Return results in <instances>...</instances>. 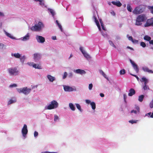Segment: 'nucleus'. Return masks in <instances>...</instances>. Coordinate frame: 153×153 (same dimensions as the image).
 Here are the masks:
<instances>
[{
  "instance_id": "nucleus-1",
  "label": "nucleus",
  "mask_w": 153,
  "mask_h": 153,
  "mask_svg": "<svg viewBox=\"0 0 153 153\" xmlns=\"http://www.w3.org/2000/svg\"><path fill=\"white\" fill-rule=\"evenodd\" d=\"M146 8L144 6L140 5L135 8L132 12L134 14L138 15L141 13L145 10Z\"/></svg>"
},
{
  "instance_id": "nucleus-2",
  "label": "nucleus",
  "mask_w": 153,
  "mask_h": 153,
  "mask_svg": "<svg viewBox=\"0 0 153 153\" xmlns=\"http://www.w3.org/2000/svg\"><path fill=\"white\" fill-rule=\"evenodd\" d=\"M44 27V25L43 23L39 22L38 24H35L34 26H32L30 28V29L33 31H39L41 30Z\"/></svg>"
},
{
  "instance_id": "nucleus-3",
  "label": "nucleus",
  "mask_w": 153,
  "mask_h": 153,
  "mask_svg": "<svg viewBox=\"0 0 153 153\" xmlns=\"http://www.w3.org/2000/svg\"><path fill=\"white\" fill-rule=\"evenodd\" d=\"M146 19L145 15L141 14L137 16L136 20L135 25L137 26L140 25L142 24V22Z\"/></svg>"
},
{
  "instance_id": "nucleus-4",
  "label": "nucleus",
  "mask_w": 153,
  "mask_h": 153,
  "mask_svg": "<svg viewBox=\"0 0 153 153\" xmlns=\"http://www.w3.org/2000/svg\"><path fill=\"white\" fill-rule=\"evenodd\" d=\"M58 106V103L56 100H54L51 102V103L47 106V109L51 110L56 108Z\"/></svg>"
},
{
  "instance_id": "nucleus-5",
  "label": "nucleus",
  "mask_w": 153,
  "mask_h": 153,
  "mask_svg": "<svg viewBox=\"0 0 153 153\" xmlns=\"http://www.w3.org/2000/svg\"><path fill=\"white\" fill-rule=\"evenodd\" d=\"M17 90L19 93L22 92L25 94H28L31 90V89L27 88V87H24L23 88H17Z\"/></svg>"
},
{
  "instance_id": "nucleus-6",
  "label": "nucleus",
  "mask_w": 153,
  "mask_h": 153,
  "mask_svg": "<svg viewBox=\"0 0 153 153\" xmlns=\"http://www.w3.org/2000/svg\"><path fill=\"white\" fill-rule=\"evenodd\" d=\"M8 71L10 75H16L18 74V71L16 68H10L8 69Z\"/></svg>"
},
{
  "instance_id": "nucleus-7",
  "label": "nucleus",
  "mask_w": 153,
  "mask_h": 153,
  "mask_svg": "<svg viewBox=\"0 0 153 153\" xmlns=\"http://www.w3.org/2000/svg\"><path fill=\"white\" fill-rule=\"evenodd\" d=\"M153 26V17L151 19H148L144 25L145 27Z\"/></svg>"
},
{
  "instance_id": "nucleus-8",
  "label": "nucleus",
  "mask_w": 153,
  "mask_h": 153,
  "mask_svg": "<svg viewBox=\"0 0 153 153\" xmlns=\"http://www.w3.org/2000/svg\"><path fill=\"white\" fill-rule=\"evenodd\" d=\"M42 57V55L41 53H36L33 54V58L36 62L38 61Z\"/></svg>"
},
{
  "instance_id": "nucleus-9",
  "label": "nucleus",
  "mask_w": 153,
  "mask_h": 153,
  "mask_svg": "<svg viewBox=\"0 0 153 153\" xmlns=\"http://www.w3.org/2000/svg\"><path fill=\"white\" fill-rule=\"evenodd\" d=\"M27 132L28 130L27 128V126L26 124H24L22 130V132L23 137H25L27 133Z\"/></svg>"
},
{
  "instance_id": "nucleus-10",
  "label": "nucleus",
  "mask_w": 153,
  "mask_h": 153,
  "mask_svg": "<svg viewBox=\"0 0 153 153\" xmlns=\"http://www.w3.org/2000/svg\"><path fill=\"white\" fill-rule=\"evenodd\" d=\"M130 61L136 72L137 73H138L139 71V69L137 65L131 59H130Z\"/></svg>"
},
{
  "instance_id": "nucleus-11",
  "label": "nucleus",
  "mask_w": 153,
  "mask_h": 153,
  "mask_svg": "<svg viewBox=\"0 0 153 153\" xmlns=\"http://www.w3.org/2000/svg\"><path fill=\"white\" fill-rule=\"evenodd\" d=\"M64 89L65 91H76V88H73L72 87L68 86H64Z\"/></svg>"
},
{
  "instance_id": "nucleus-12",
  "label": "nucleus",
  "mask_w": 153,
  "mask_h": 153,
  "mask_svg": "<svg viewBox=\"0 0 153 153\" xmlns=\"http://www.w3.org/2000/svg\"><path fill=\"white\" fill-rule=\"evenodd\" d=\"M38 42L40 43H43L45 41V39L44 37L40 36H37L36 37Z\"/></svg>"
},
{
  "instance_id": "nucleus-13",
  "label": "nucleus",
  "mask_w": 153,
  "mask_h": 153,
  "mask_svg": "<svg viewBox=\"0 0 153 153\" xmlns=\"http://www.w3.org/2000/svg\"><path fill=\"white\" fill-rule=\"evenodd\" d=\"M79 49L80 51H81L82 53L83 54L84 56L87 59L90 58L91 57L85 51H84L82 49V47H80L79 48Z\"/></svg>"
},
{
  "instance_id": "nucleus-14",
  "label": "nucleus",
  "mask_w": 153,
  "mask_h": 153,
  "mask_svg": "<svg viewBox=\"0 0 153 153\" xmlns=\"http://www.w3.org/2000/svg\"><path fill=\"white\" fill-rule=\"evenodd\" d=\"M111 3L114 5H116V6L120 7L122 4L119 1H112L111 2Z\"/></svg>"
},
{
  "instance_id": "nucleus-15",
  "label": "nucleus",
  "mask_w": 153,
  "mask_h": 153,
  "mask_svg": "<svg viewBox=\"0 0 153 153\" xmlns=\"http://www.w3.org/2000/svg\"><path fill=\"white\" fill-rule=\"evenodd\" d=\"M128 95L129 96H132L135 93V91L133 88H131L129 90Z\"/></svg>"
},
{
  "instance_id": "nucleus-16",
  "label": "nucleus",
  "mask_w": 153,
  "mask_h": 153,
  "mask_svg": "<svg viewBox=\"0 0 153 153\" xmlns=\"http://www.w3.org/2000/svg\"><path fill=\"white\" fill-rule=\"evenodd\" d=\"M31 65L33 67L35 68H37L39 69H42L41 66L39 64H34L33 62H32L31 63Z\"/></svg>"
},
{
  "instance_id": "nucleus-17",
  "label": "nucleus",
  "mask_w": 153,
  "mask_h": 153,
  "mask_svg": "<svg viewBox=\"0 0 153 153\" xmlns=\"http://www.w3.org/2000/svg\"><path fill=\"white\" fill-rule=\"evenodd\" d=\"M47 77L49 79V81L51 82H53L55 80V78L50 75H48Z\"/></svg>"
},
{
  "instance_id": "nucleus-18",
  "label": "nucleus",
  "mask_w": 153,
  "mask_h": 153,
  "mask_svg": "<svg viewBox=\"0 0 153 153\" xmlns=\"http://www.w3.org/2000/svg\"><path fill=\"white\" fill-rule=\"evenodd\" d=\"M77 74H84L85 73V71L82 70L80 69H78L75 70Z\"/></svg>"
},
{
  "instance_id": "nucleus-19",
  "label": "nucleus",
  "mask_w": 153,
  "mask_h": 153,
  "mask_svg": "<svg viewBox=\"0 0 153 153\" xmlns=\"http://www.w3.org/2000/svg\"><path fill=\"white\" fill-rule=\"evenodd\" d=\"M143 70L145 72H148L150 73H153V71L152 70H149L147 67H143Z\"/></svg>"
},
{
  "instance_id": "nucleus-20",
  "label": "nucleus",
  "mask_w": 153,
  "mask_h": 153,
  "mask_svg": "<svg viewBox=\"0 0 153 153\" xmlns=\"http://www.w3.org/2000/svg\"><path fill=\"white\" fill-rule=\"evenodd\" d=\"M140 81L142 82H144V84H147L148 82V80L145 77H143L140 80Z\"/></svg>"
},
{
  "instance_id": "nucleus-21",
  "label": "nucleus",
  "mask_w": 153,
  "mask_h": 153,
  "mask_svg": "<svg viewBox=\"0 0 153 153\" xmlns=\"http://www.w3.org/2000/svg\"><path fill=\"white\" fill-rule=\"evenodd\" d=\"M11 55L12 56H14L16 58H20L21 57L20 54L18 53H12Z\"/></svg>"
},
{
  "instance_id": "nucleus-22",
  "label": "nucleus",
  "mask_w": 153,
  "mask_h": 153,
  "mask_svg": "<svg viewBox=\"0 0 153 153\" xmlns=\"http://www.w3.org/2000/svg\"><path fill=\"white\" fill-rule=\"evenodd\" d=\"M30 37L29 35V33H27L25 36H24L22 40L23 41H26L27 40L29 39Z\"/></svg>"
},
{
  "instance_id": "nucleus-23",
  "label": "nucleus",
  "mask_w": 153,
  "mask_h": 153,
  "mask_svg": "<svg viewBox=\"0 0 153 153\" xmlns=\"http://www.w3.org/2000/svg\"><path fill=\"white\" fill-rule=\"evenodd\" d=\"M69 106L71 109L72 111H74L75 109V108L73 105V104L71 103H70L69 104Z\"/></svg>"
},
{
  "instance_id": "nucleus-24",
  "label": "nucleus",
  "mask_w": 153,
  "mask_h": 153,
  "mask_svg": "<svg viewBox=\"0 0 153 153\" xmlns=\"http://www.w3.org/2000/svg\"><path fill=\"white\" fill-rule=\"evenodd\" d=\"M5 34L8 37L12 39H15V37L12 36L10 34L5 32Z\"/></svg>"
},
{
  "instance_id": "nucleus-25",
  "label": "nucleus",
  "mask_w": 153,
  "mask_h": 153,
  "mask_svg": "<svg viewBox=\"0 0 153 153\" xmlns=\"http://www.w3.org/2000/svg\"><path fill=\"white\" fill-rule=\"evenodd\" d=\"M144 40L149 41L151 39V37L147 35L145 36L144 37Z\"/></svg>"
},
{
  "instance_id": "nucleus-26",
  "label": "nucleus",
  "mask_w": 153,
  "mask_h": 153,
  "mask_svg": "<svg viewBox=\"0 0 153 153\" xmlns=\"http://www.w3.org/2000/svg\"><path fill=\"white\" fill-rule=\"evenodd\" d=\"M127 8L128 11L130 12H131L132 10V8L130 5L129 4H127Z\"/></svg>"
},
{
  "instance_id": "nucleus-27",
  "label": "nucleus",
  "mask_w": 153,
  "mask_h": 153,
  "mask_svg": "<svg viewBox=\"0 0 153 153\" xmlns=\"http://www.w3.org/2000/svg\"><path fill=\"white\" fill-rule=\"evenodd\" d=\"M93 109L94 110L96 108V104L94 102H92L90 103Z\"/></svg>"
},
{
  "instance_id": "nucleus-28",
  "label": "nucleus",
  "mask_w": 153,
  "mask_h": 153,
  "mask_svg": "<svg viewBox=\"0 0 153 153\" xmlns=\"http://www.w3.org/2000/svg\"><path fill=\"white\" fill-rule=\"evenodd\" d=\"M144 96L143 95L140 96L138 98V100L140 102H142L143 100Z\"/></svg>"
},
{
  "instance_id": "nucleus-29",
  "label": "nucleus",
  "mask_w": 153,
  "mask_h": 153,
  "mask_svg": "<svg viewBox=\"0 0 153 153\" xmlns=\"http://www.w3.org/2000/svg\"><path fill=\"white\" fill-rule=\"evenodd\" d=\"M76 105L77 108L81 112L82 111V110L81 109L80 105L79 104H76Z\"/></svg>"
},
{
  "instance_id": "nucleus-30",
  "label": "nucleus",
  "mask_w": 153,
  "mask_h": 153,
  "mask_svg": "<svg viewBox=\"0 0 153 153\" xmlns=\"http://www.w3.org/2000/svg\"><path fill=\"white\" fill-rule=\"evenodd\" d=\"M109 42L111 45L114 47L115 48H116V46L115 45H114V44L113 43L112 41L110 40L109 41Z\"/></svg>"
},
{
  "instance_id": "nucleus-31",
  "label": "nucleus",
  "mask_w": 153,
  "mask_h": 153,
  "mask_svg": "<svg viewBox=\"0 0 153 153\" xmlns=\"http://www.w3.org/2000/svg\"><path fill=\"white\" fill-rule=\"evenodd\" d=\"M120 73L121 75L125 74L126 73L125 70L124 69L120 70Z\"/></svg>"
},
{
  "instance_id": "nucleus-32",
  "label": "nucleus",
  "mask_w": 153,
  "mask_h": 153,
  "mask_svg": "<svg viewBox=\"0 0 153 153\" xmlns=\"http://www.w3.org/2000/svg\"><path fill=\"white\" fill-rule=\"evenodd\" d=\"M16 100H10L8 102V104H11L15 102H16Z\"/></svg>"
},
{
  "instance_id": "nucleus-33",
  "label": "nucleus",
  "mask_w": 153,
  "mask_h": 153,
  "mask_svg": "<svg viewBox=\"0 0 153 153\" xmlns=\"http://www.w3.org/2000/svg\"><path fill=\"white\" fill-rule=\"evenodd\" d=\"M137 121V120H131L129 121V122L131 124L136 123Z\"/></svg>"
},
{
  "instance_id": "nucleus-34",
  "label": "nucleus",
  "mask_w": 153,
  "mask_h": 153,
  "mask_svg": "<svg viewBox=\"0 0 153 153\" xmlns=\"http://www.w3.org/2000/svg\"><path fill=\"white\" fill-rule=\"evenodd\" d=\"M146 85L147 84H144V85L143 87V89L145 90L149 89V87L147 86Z\"/></svg>"
},
{
  "instance_id": "nucleus-35",
  "label": "nucleus",
  "mask_w": 153,
  "mask_h": 153,
  "mask_svg": "<svg viewBox=\"0 0 153 153\" xmlns=\"http://www.w3.org/2000/svg\"><path fill=\"white\" fill-rule=\"evenodd\" d=\"M140 45L143 48H145L146 47V44L143 42H140Z\"/></svg>"
},
{
  "instance_id": "nucleus-36",
  "label": "nucleus",
  "mask_w": 153,
  "mask_h": 153,
  "mask_svg": "<svg viewBox=\"0 0 153 153\" xmlns=\"http://www.w3.org/2000/svg\"><path fill=\"white\" fill-rule=\"evenodd\" d=\"M20 59L21 62H23L25 59V57L24 56L22 57L21 56V57L20 58Z\"/></svg>"
},
{
  "instance_id": "nucleus-37",
  "label": "nucleus",
  "mask_w": 153,
  "mask_h": 153,
  "mask_svg": "<svg viewBox=\"0 0 153 153\" xmlns=\"http://www.w3.org/2000/svg\"><path fill=\"white\" fill-rule=\"evenodd\" d=\"M100 73L103 76L105 77V78H107V77L106 74L104 73L101 70L100 71Z\"/></svg>"
},
{
  "instance_id": "nucleus-38",
  "label": "nucleus",
  "mask_w": 153,
  "mask_h": 153,
  "mask_svg": "<svg viewBox=\"0 0 153 153\" xmlns=\"http://www.w3.org/2000/svg\"><path fill=\"white\" fill-rule=\"evenodd\" d=\"M5 46V45L2 43H0V49H3Z\"/></svg>"
},
{
  "instance_id": "nucleus-39",
  "label": "nucleus",
  "mask_w": 153,
  "mask_h": 153,
  "mask_svg": "<svg viewBox=\"0 0 153 153\" xmlns=\"http://www.w3.org/2000/svg\"><path fill=\"white\" fill-rule=\"evenodd\" d=\"M67 74H68L66 72H65L64 73V75L63 76V79H65V78L67 76Z\"/></svg>"
},
{
  "instance_id": "nucleus-40",
  "label": "nucleus",
  "mask_w": 153,
  "mask_h": 153,
  "mask_svg": "<svg viewBox=\"0 0 153 153\" xmlns=\"http://www.w3.org/2000/svg\"><path fill=\"white\" fill-rule=\"evenodd\" d=\"M59 119V117L56 115H54V121H56V120Z\"/></svg>"
},
{
  "instance_id": "nucleus-41",
  "label": "nucleus",
  "mask_w": 153,
  "mask_h": 153,
  "mask_svg": "<svg viewBox=\"0 0 153 153\" xmlns=\"http://www.w3.org/2000/svg\"><path fill=\"white\" fill-rule=\"evenodd\" d=\"M93 87V85L92 83L90 84L89 85L88 88L89 90H91Z\"/></svg>"
},
{
  "instance_id": "nucleus-42",
  "label": "nucleus",
  "mask_w": 153,
  "mask_h": 153,
  "mask_svg": "<svg viewBox=\"0 0 153 153\" xmlns=\"http://www.w3.org/2000/svg\"><path fill=\"white\" fill-rule=\"evenodd\" d=\"M134 44H137L138 43V41L135 39H133L132 42Z\"/></svg>"
},
{
  "instance_id": "nucleus-43",
  "label": "nucleus",
  "mask_w": 153,
  "mask_h": 153,
  "mask_svg": "<svg viewBox=\"0 0 153 153\" xmlns=\"http://www.w3.org/2000/svg\"><path fill=\"white\" fill-rule=\"evenodd\" d=\"M50 12L53 16L54 15V12L52 9H50Z\"/></svg>"
},
{
  "instance_id": "nucleus-44",
  "label": "nucleus",
  "mask_w": 153,
  "mask_h": 153,
  "mask_svg": "<svg viewBox=\"0 0 153 153\" xmlns=\"http://www.w3.org/2000/svg\"><path fill=\"white\" fill-rule=\"evenodd\" d=\"M130 75H131L133 76H134V77H135L138 80H139V77H138V76H137V75H134V74H132L131 73H130Z\"/></svg>"
},
{
  "instance_id": "nucleus-45",
  "label": "nucleus",
  "mask_w": 153,
  "mask_h": 153,
  "mask_svg": "<svg viewBox=\"0 0 153 153\" xmlns=\"http://www.w3.org/2000/svg\"><path fill=\"white\" fill-rule=\"evenodd\" d=\"M17 86V85L16 84H13L12 85H10V88H12L13 87H16Z\"/></svg>"
},
{
  "instance_id": "nucleus-46",
  "label": "nucleus",
  "mask_w": 153,
  "mask_h": 153,
  "mask_svg": "<svg viewBox=\"0 0 153 153\" xmlns=\"http://www.w3.org/2000/svg\"><path fill=\"white\" fill-rule=\"evenodd\" d=\"M93 18L94 19V21L96 23L99 22L97 18V17L96 16H94Z\"/></svg>"
},
{
  "instance_id": "nucleus-47",
  "label": "nucleus",
  "mask_w": 153,
  "mask_h": 153,
  "mask_svg": "<svg viewBox=\"0 0 153 153\" xmlns=\"http://www.w3.org/2000/svg\"><path fill=\"white\" fill-rule=\"evenodd\" d=\"M148 8L150 10H153V6H149L148 7Z\"/></svg>"
},
{
  "instance_id": "nucleus-48",
  "label": "nucleus",
  "mask_w": 153,
  "mask_h": 153,
  "mask_svg": "<svg viewBox=\"0 0 153 153\" xmlns=\"http://www.w3.org/2000/svg\"><path fill=\"white\" fill-rule=\"evenodd\" d=\"M151 112H150L146 114L145 116L150 117V116L151 115Z\"/></svg>"
},
{
  "instance_id": "nucleus-49",
  "label": "nucleus",
  "mask_w": 153,
  "mask_h": 153,
  "mask_svg": "<svg viewBox=\"0 0 153 153\" xmlns=\"http://www.w3.org/2000/svg\"><path fill=\"white\" fill-rule=\"evenodd\" d=\"M38 133L37 132L35 131L34 132V135L35 137H36L38 135Z\"/></svg>"
},
{
  "instance_id": "nucleus-50",
  "label": "nucleus",
  "mask_w": 153,
  "mask_h": 153,
  "mask_svg": "<svg viewBox=\"0 0 153 153\" xmlns=\"http://www.w3.org/2000/svg\"><path fill=\"white\" fill-rule=\"evenodd\" d=\"M128 39L129 40L131 41L132 42L133 40V39L131 36H129L128 37Z\"/></svg>"
},
{
  "instance_id": "nucleus-51",
  "label": "nucleus",
  "mask_w": 153,
  "mask_h": 153,
  "mask_svg": "<svg viewBox=\"0 0 153 153\" xmlns=\"http://www.w3.org/2000/svg\"><path fill=\"white\" fill-rule=\"evenodd\" d=\"M58 25V27H59V29L61 30V31H62V26L61 25L59 24V25Z\"/></svg>"
},
{
  "instance_id": "nucleus-52",
  "label": "nucleus",
  "mask_w": 153,
  "mask_h": 153,
  "mask_svg": "<svg viewBox=\"0 0 153 153\" xmlns=\"http://www.w3.org/2000/svg\"><path fill=\"white\" fill-rule=\"evenodd\" d=\"M127 98V96L126 94H123V98L124 100V101H126V99Z\"/></svg>"
},
{
  "instance_id": "nucleus-53",
  "label": "nucleus",
  "mask_w": 153,
  "mask_h": 153,
  "mask_svg": "<svg viewBox=\"0 0 153 153\" xmlns=\"http://www.w3.org/2000/svg\"><path fill=\"white\" fill-rule=\"evenodd\" d=\"M136 109L137 110V112H140V108L138 106H137L136 107Z\"/></svg>"
},
{
  "instance_id": "nucleus-54",
  "label": "nucleus",
  "mask_w": 153,
  "mask_h": 153,
  "mask_svg": "<svg viewBox=\"0 0 153 153\" xmlns=\"http://www.w3.org/2000/svg\"><path fill=\"white\" fill-rule=\"evenodd\" d=\"M131 113H134L136 114L137 113V110H132L131 111Z\"/></svg>"
},
{
  "instance_id": "nucleus-55",
  "label": "nucleus",
  "mask_w": 153,
  "mask_h": 153,
  "mask_svg": "<svg viewBox=\"0 0 153 153\" xmlns=\"http://www.w3.org/2000/svg\"><path fill=\"white\" fill-rule=\"evenodd\" d=\"M111 13L113 16H115V13H114V12L112 11L111 12Z\"/></svg>"
},
{
  "instance_id": "nucleus-56",
  "label": "nucleus",
  "mask_w": 153,
  "mask_h": 153,
  "mask_svg": "<svg viewBox=\"0 0 153 153\" xmlns=\"http://www.w3.org/2000/svg\"><path fill=\"white\" fill-rule=\"evenodd\" d=\"M73 76V74L72 73H70L69 74V76L70 77H71Z\"/></svg>"
},
{
  "instance_id": "nucleus-57",
  "label": "nucleus",
  "mask_w": 153,
  "mask_h": 153,
  "mask_svg": "<svg viewBox=\"0 0 153 153\" xmlns=\"http://www.w3.org/2000/svg\"><path fill=\"white\" fill-rule=\"evenodd\" d=\"M99 20H100V23L101 25H103L104 24H103V22L102 19H100Z\"/></svg>"
},
{
  "instance_id": "nucleus-58",
  "label": "nucleus",
  "mask_w": 153,
  "mask_h": 153,
  "mask_svg": "<svg viewBox=\"0 0 153 153\" xmlns=\"http://www.w3.org/2000/svg\"><path fill=\"white\" fill-rule=\"evenodd\" d=\"M85 101L88 104H89L91 102V101L90 100H86Z\"/></svg>"
},
{
  "instance_id": "nucleus-59",
  "label": "nucleus",
  "mask_w": 153,
  "mask_h": 153,
  "mask_svg": "<svg viewBox=\"0 0 153 153\" xmlns=\"http://www.w3.org/2000/svg\"><path fill=\"white\" fill-rule=\"evenodd\" d=\"M101 27H102V29L104 30H105V27H104V25H101Z\"/></svg>"
},
{
  "instance_id": "nucleus-60",
  "label": "nucleus",
  "mask_w": 153,
  "mask_h": 153,
  "mask_svg": "<svg viewBox=\"0 0 153 153\" xmlns=\"http://www.w3.org/2000/svg\"><path fill=\"white\" fill-rule=\"evenodd\" d=\"M52 39L55 40L56 39V36H53L52 37Z\"/></svg>"
},
{
  "instance_id": "nucleus-61",
  "label": "nucleus",
  "mask_w": 153,
  "mask_h": 153,
  "mask_svg": "<svg viewBox=\"0 0 153 153\" xmlns=\"http://www.w3.org/2000/svg\"><path fill=\"white\" fill-rule=\"evenodd\" d=\"M149 44H151L153 45V40H150L149 41Z\"/></svg>"
},
{
  "instance_id": "nucleus-62",
  "label": "nucleus",
  "mask_w": 153,
  "mask_h": 153,
  "mask_svg": "<svg viewBox=\"0 0 153 153\" xmlns=\"http://www.w3.org/2000/svg\"><path fill=\"white\" fill-rule=\"evenodd\" d=\"M100 95L101 97H103L104 96V94L102 93H101L100 94Z\"/></svg>"
},
{
  "instance_id": "nucleus-63",
  "label": "nucleus",
  "mask_w": 153,
  "mask_h": 153,
  "mask_svg": "<svg viewBox=\"0 0 153 153\" xmlns=\"http://www.w3.org/2000/svg\"><path fill=\"white\" fill-rule=\"evenodd\" d=\"M4 16V14L3 13L0 12V16Z\"/></svg>"
},
{
  "instance_id": "nucleus-64",
  "label": "nucleus",
  "mask_w": 153,
  "mask_h": 153,
  "mask_svg": "<svg viewBox=\"0 0 153 153\" xmlns=\"http://www.w3.org/2000/svg\"><path fill=\"white\" fill-rule=\"evenodd\" d=\"M150 117L153 118V111L151 115L150 116Z\"/></svg>"
}]
</instances>
